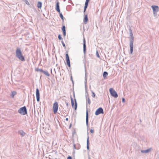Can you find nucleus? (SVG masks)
Segmentation results:
<instances>
[{
	"mask_svg": "<svg viewBox=\"0 0 159 159\" xmlns=\"http://www.w3.org/2000/svg\"><path fill=\"white\" fill-rule=\"evenodd\" d=\"M129 33L130 37H129L130 39L129 41V47L130 48V53L132 54L133 53L134 48V37L132 32V30L130 27L129 29Z\"/></svg>",
	"mask_w": 159,
	"mask_h": 159,
	"instance_id": "obj_1",
	"label": "nucleus"
},
{
	"mask_svg": "<svg viewBox=\"0 0 159 159\" xmlns=\"http://www.w3.org/2000/svg\"><path fill=\"white\" fill-rule=\"evenodd\" d=\"M16 57L22 61H25V58L23 56L21 50L19 47H17L16 49Z\"/></svg>",
	"mask_w": 159,
	"mask_h": 159,
	"instance_id": "obj_2",
	"label": "nucleus"
},
{
	"mask_svg": "<svg viewBox=\"0 0 159 159\" xmlns=\"http://www.w3.org/2000/svg\"><path fill=\"white\" fill-rule=\"evenodd\" d=\"M18 112L19 113L23 115H25L27 113L26 108L25 106L20 108Z\"/></svg>",
	"mask_w": 159,
	"mask_h": 159,
	"instance_id": "obj_3",
	"label": "nucleus"
},
{
	"mask_svg": "<svg viewBox=\"0 0 159 159\" xmlns=\"http://www.w3.org/2000/svg\"><path fill=\"white\" fill-rule=\"evenodd\" d=\"M109 92L112 97L115 98H117L118 97L117 92L112 88H111L110 89Z\"/></svg>",
	"mask_w": 159,
	"mask_h": 159,
	"instance_id": "obj_4",
	"label": "nucleus"
},
{
	"mask_svg": "<svg viewBox=\"0 0 159 159\" xmlns=\"http://www.w3.org/2000/svg\"><path fill=\"white\" fill-rule=\"evenodd\" d=\"M58 103L57 102H55L53 104L52 107V109L54 114H56L58 110Z\"/></svg>",
	"mask_w": 159,
	"mask_h": 159,
	"instance_id": "obj_5",
	"label": "nucleus"
},
{
	"mask_svg": "<svg viewBox=\"0 0 159 159\" xmlns=\"http://www.w3.org/2000/svg\"><path fill=\"white\" fill-rule=\"evenodd\" d=\"M104 111L102 107L98 108L95 112V115L96 116L100 114H103Z\"/></svg>",
	"mask_w": 159,
	"mask_h": 159,
	"instance_id": "obj_6",
	"label": "nucleus"
},
{
	"mask_svg": "<svg viewBox=\"0 0 159 159\" xmlns=\"http://www.w3.org/2000/svg\"><path fill=\"white\" fill-rule=\"evenodd\" d=\"M66 60L67 64L69 67H70V60L69 55L67 53L66 54Z\"/></svg>",
	"mask_w": 159,
	"mask_h": 159,
	"instance_id": "obj_7",
	"label": "nucleus"
},
{
	"mask_svg": "<svg viewBox=\"0 0 159 159\" xmlns=\"http://www.w3.org/2000/svg\"><path fill=\"white\" fill-rule=\"evenodd\" d=\"M36 96L37 101L38 102H39L40 100V93L39 90L38 88H37L36 89Z\"/></svg>",
	"mask_w": 159,
	"mask_h": 159,
	"instance_id": "obj_8",
	"label": "nucleus"
},
{
	"mask_svg": "<svg viewBox=\"0 0 159 159\" xmlns=\"http://www.w3.org/2000/svg\"><path fill=\"white\" fill-rule=\"evenodd\" d=\"M83 52L84 54L85 55L86 52V41L84 38L83 39Z\"/></svg>",
	"mask_w": 159,
	"mask_h": 159,
	"instance_id": "obj_9",
	"label": "nucleus"
},
{
	"mask_svg": "<svg viewBox=\"0 0 159 159\" xmlns=\"http://www.w3.org/2000/svg\"><path fill=\"white\" fill-rule=\"evenodd\" d=\"M151 7L152 9L153 12H158L159 11V7L157 6H152Z\"/></svg>",
	"mask_w": 159,
	"mask_h": 159,
	"instance_id": "obj_10",
	"label": "nucleus"
},
{
	"mask_svg": "<svg viewBox=\"0 0 159 159\" xmlns=\"http://www.w3.org/2000/svg\"><path fill=\"white\" fill-rule=\"evenodd\" d=\"M86 124L87 127H88V123H89V113L88 111L87 110H86Z\"/></svg>",
	"mask_w": 159,
	"mask_h": 159,
	"instance_id": "obj_11",
	"label": "nucleus"
},
{
	"mask_svg": "<svg viewBox=\"0 0 159 159\" xmlns=\"http://www.w3.org/2000/svg\"><path fill=\"white\" fill-rule=\"evenodd\" d=\"M86 102H88V103L89 105H90L91 103V101L90 99L89 98V94L88 93H87V94L86 95Z\"/></svg>",
	"mask_w": 159,
	"mask_h": 159,
	"instance_id": "obj_12",
	"label": "nucleus"
},
{
	"mask_svg": "<svg viewBox=\"0 0 159 159\" xmlns=\"http://www.w3.org/2000/svg\"><path fill=\"white\" fill-rule=\"evenodd\" d=\"M55 9L58 12L60 13V11L59 7V2H57L56 3Z\"/></svg>",
	"mask_w": 159,
	"mask_h": 159,
	"instance_id": "obj_13",
	"label": "nucleus"
},
{
	"mask_svg": "<svg viewBox=\"0 0 159 159\" xmlns=\"http://www.w3.org/2000/svg\"><path fill=\"white\" fill-rule=\"evenodd\" d=\"M89 136H88V137L87 138V148L88 151H89Z\"/></svg>",
	"mask_w": 159,
	"mask_h": 159,
	"instance_id": "obj_14",
	"label": "nucleus"
},
{
	"mask_svg": "<svg viewBox=\"0 0 159 159\" xmlns=\"http://www.w3.org/2000/svg\"><path fill=\"white\" fill-rule=\"evenodd\" d=\"M150 151V149H148L146 150H141V152L143 153H147L149 152Z\"/></svg>",
	"mask_w": 159,
	"mask_h": 159,
	"instance_id": "obj_15",
	"label": "nucleus"
},
{
	"mask_svg": "<svg viewBox=\"0 0 159 159\" xmlns=\"http://www.w3.org/2000/svg\"><path fill=\"white\" fill-rule=\"evenodd\" d=\"M88 21V15L87 14L85 15L84 16V22L85 24H86L87 22Z\"/></svg>",
	"mask_w": 159,
	"mask_h": 159,
	"instance_id": "obj_16",
	"label": "nucleus"
},
{
	"mask_svg": "<svg viewBox=\"0 0 159 159\" xmlns=\"http://www.w3.org/2000/svg\"><path fill=\"white\" fill-rule=\"evenodd\" d=\"M18 133L22 137H23L25 134V133L23 130H20L19 131Z\"/></svg>",
	"mask_w": 159,
	"mask_h": 159,
	"instance_id": "obj_17",
	"label": "nucleus"
},
{
	"mask_svg": "<svg viewBox=\"0 0 159 159\" xmlns=\"http://www.w3.org/2000/svg\"><path fill=\"white\" fill-rule=\"evenodd\" d=\"M16 94V92L15 91H13L11 93L10 96L12 98H13L14 96Z\"/></svg>",
	"mask_w": 159,
	"mask_h": 159,
	"instance_id": "obj_18",
	"label": "nucleus"
},
{
	"mask_svg": "<svg viewBox=\"0 0 159 159\" xmlns=\"http://www.w3.org/2000/svg\"><path fill=\"white\" fill-rule=\"evenodd\" d=\"M42 3L40 2H38L37 4V7L39 8H41L42 7Z\"/></svg>",
	"mask_w": 159,
	"mask_h": 159,
	"instance_id": "obj_19",
	"label": "nucleus"
},
{
	"mask_svg": "<svg viewBox=\"0 0 159 159\" xmlns=\"http://www.w3.org/2000/svg\"><path fill=\"white\" fill-rule=\"evenodd\" d=\"M44 74H45V75L49 76H50L48 72L47 71H45L43 70L42 72Z\"/></svg>",
	"mask_w": 159,
	"mask_h": 159,
	"instance_id": "obj_20",
	"label": "nucleus"
},
{
	"mask_svg": "<svg viewBox=\"0 0 159 159\" xmlns=\"http://www.w3.org/2000/svg\"><path fill=\"white\" fill-rule=\"evenodd\" d=\"M59 16L60 18H61L62 20V22H63L64 21V17L63 16L62 14L61 13H60H60H59Z\"/></svg>",
	"mask_w": 159,
	"mask_h": 159,
	"instance_id": "obj_21",
	"label": "nucleus"
},
{
	"mask_svg": "<svg viewBox=\"0 0 159 159\" xmlns=\"http://www.w3.org/2000/svg\"><path fill=\"white\" fill-rule=\"evenodd\" d=\"M108 73L106 71H104L103 73V77L104 78H105L107 75Z\"/></svg>",
	"mask_w": 159,
	"mask_h": 159,
	"instance_id": "obj_22",
	"label": "nucleus"
},
{
	"mask_svg": "<svg viewBox=\"0 0 159 159\" xmlns=\"http://www.w3.org/2000/svg\"><path fill=\"white\" fill-rule=\"evenodd\" d=\"M71 103L72 107H74V100L72 97H71Z\"/></svg>",
	"mask_w": 159,
	"mask_h": 159,
	"instance_id": "obj_23",
	"label": "nucleus"
},
{
	"mask_svg": "<svg viewBox=\"0 0 159 159\" xmlns=\"http://www.w3.org/2000/svg\"><path fill=\"white\" fill-rule=\"evenodd\" d=\"M36 71H38V72H42V71H43V70L41 69H39L38 68H36L35 69Z\"/></svg>",
	"mask_w": 159,
	"mask_h": 159,
	"instance_id": "obj_24",
	"label": "nucleus"
},
{
	"mask_svg": "<svg viewBox=\"0 0 159 159\" xmlns=\"http://www.w3.org/2000/svg\"><path fill=\"white\" fill-rule=\"evenodd\" d=\"M75 110H76L77 108V103L76 102V99H75Z\"/></svg>",
	"mask_w": 159,
	"mask_h": 159,
	"instance_id": "obj_25",
	"label": "nucleus"
},
{
	"mask_svg": "<svg viewBox=\"0 0 159 159\" xmlns=\"http://www.w3.org/2000/svg\"><path fill=\"white\" fill-rule=\"evenodd\" d=\"M61 29L62 30V31H66V27L64 25H63Z\"/></svg>",
	"mask_w": 159,
	"mask_h": 159,
	"instance_id": "obj_26",
	"label": "nucleus"
},
{
	"mask_svg": "<svg viewBox=\"0 0 159 159\" xmlns=\"http://www.w3.org/2000/svg\"><path fill=\"white\" fill-rule=\"evenodd\" d=\"M88 5H86L85 4L84 7V12H85L86 11V9Z\"/></svg>",
	"mask_w": 159,
	"mask_h": 159,
	"instance_id": "obj_27",
	"label": "nucleus"
},
{
	"mask_svg": "<svg viewBox=\"0 0 159 159\" xmlns=\"http://www.w3.org/2000/svg\"><path fill=\"white\" fill-rule=\"evenodd\" d=\"M24 1L25 2V3L28 5H30V3L29 2H28V0H24Z\"/></svg>",
	"mask_w": 159,
	"mask_h": 159,
	"instance_id": "obj_28",
	"label": "nucleus"
},
{
	"mask_svg": "<svg viewBox=\"0 0 159 159\" xmlns=\"http://www.w3.org/2000/svg\"><path fill=\"white\" fill-rule=\"evenodd\" d=\"M92 96L94 98L95 96V94L94 93L93 91H92Z\"/></svg>",
	"mask_w": 159,
	"mask_h": 159,
	"instance_id": "obj_29",
	"label": "nucleus"
},
{
	"mask_svg": "<svg viewBox=\"0 0 159 159\" xmlns=\"http://www.w3.org/2000/svg\"><path fill=\"white\" fill-rule=\"evenodd\" d=\"M58 38L59 39V40H61V39H62L61 37V35L60 34H59L58 35Z\"/></svg>",
	"mask_w": 159,
	"mask_h": 159,
	"instance_id": "obj_30",
	"label": "nucleus"
},
{
	"mask_svg": "<svg viewBox=\"0 0 159 159\" xmlns=\"http://www.w3.org/2000/svg\"><path fill=\"white\" fill-rule=\"evenodd\" d=\"M89 0H86V2H85V4L88 5V2H89Z\"/></svg>",
	"mask_w": 159,
	"mask_h": 159,
	"instance_id": "obj_31",
	"label": "nucleus"
},
{
	"mask_svg": "<svg viewBox=\"0 0 159 159\" xmlns=\"http://www.w3.org/2000/svg\"><path fill=\"white\" fill-rule=\"evenodd\" d=\"M61 43H62V45H63V47L65 48H66V45H65V44L64 43V42H63V41H61Z\"/></svg>",
	"mask_w": 159,
	"mask_h": 159,
	"instance_id": "obj_32",
	"label": "nucleus"
},
{
	"mask_svg": "<svg viewBox=\"0 0 159 159\" xmlns=\"http://www.w3.org/2000/svg\"><path fill=\"white\" fill-rule=\"evenodd\" d=\"M96 53L97 57L99 58L100 57V56H99V55L98 54V51H97Z\"/></svg>",
	"mask_w": 159,
	"mask_h": 159,
	"instance_id": "obj_33",
	"label": "nucleus"
},
{
	"mask_svg": "<svg viewBox=\"0 0 159 159\" xmlns=\"http://www.w3.org/2000/svg\"><path fill=\"white\" fill-rule=\"evenodd\" d=\"M157 12H155V11L153 12V14H154V16H157Z\"/></svg>",
	"mask_w": 159,
	"mask_h": 159,
	"instance_id": "obj_34",
	"label": "nucleus"
},
{
	"mask_svg": "<svg viewBox=\"0 0 159 159\" xmlns=\"http://www.w3.org/2000/svg\"><path fill=\"white\" fill-rule=\"evenodd\" d=\"M63 35L65 37L66 35V31H63Z\"/></svg>",
	"mask_w": 159,
	"mask_h": 159,
	"instance_id": "obj_35",
	"label": "nucleus"
},
{
	"mask_svg": "<svg viewBox=\"0 0 159 159\" xmlns=\"http://www.w3.org/2000/svg\"><path fill=\"white\" fill-rule=\"evenodd\" d=\"M73 148L74 149H76V147H75V144L74 143L73 144Z\"/></svg>",
	"mask_w": 159,
	"mask_h": 159,
	"instance_id": "obj_36",
	"label": "nucleus"
},
{
	"mask_svg": "<svg viewBox=\"0 0 159 159\" xmlns=\"http://www.w3.org/2000/svg\"><path fill=\"white\" fill-rule=\"evenodd\" d=\"M125 99L124 98H122V102H125Z\"/></svg>",
	"mask_w": 159,
	"mask_h": 159,
	"instance_id": "obj_37",
	"label": "nucleus"
},
{
	"mask_svg": "<svg viewBox=\"0 0 159 159\" xmlns=\"http://www.w3.org/2000/svg\"><path fill=\"white\" fill-rule=\"evenodd\" d=\"M90 132L91 133H93L94 132V130H93V129H91L90 130Z\"/></svg>",
	"mask_w": 159,
	"mask_h": 159,
	"instance_id": "obj_38",
	"label": "nucleus"
},
{
	"mask_svg": "<svg viewBox=\"0 0 159 159\" xmlns=\"http://www.w3.org/2000/svg\"><path fill=\"white\" fill-rule=\"evenodd\" d=\"M67 159H72V157L71 156H68L67 158Z\"/></svg>",
	"mask_w": 159,
	"mask_h": 159,
	"instance_id": "obj_39",
	"label": "nucleus"
},
{
	"mask_svg": "<svg viewBox=\"0 0 159 159\" xmlns=\"http://www.w3.org/2000/svg\"><path fill=\"white\" fill-rule=\"evenodd\" d=\"M70 78H71V80L72 82H73V79H72V76H71Z\"/></svg>",
	"mask_w": 159,
	"mask_h": 159,
	"instance_id": "obj_40",
	"label": "nucleus"
},
{
	"mask_svg": "<svg viewBox=\"0 0 159 159\" xmlns=\"http://www.w3.org/2000/svg\"><path fill=\"white\" fill-rule=\"evenodd\" d=\"M85 81H86L87 78L86 77V73H85Z\"/></svg>",
	"mask_w": 159,
	"mask_h": 159,
	"instance_id": "obj_41",
	"label": "nucleus"
},
{
	"mask_svg": "<svg viewBox=\"0 0 159 159\" xmlns=\"http://www.w3.org/2000/svg\"><path fill=\"white\" fill-rule=\"evenodd\" d=\"M66 106H68V105H69L68 103L67 102H66Z\"/></svg>",
	"mask_w": 159,
	"mask_h": 159,
	"instance_id": "obj_42",
	"label": "nucleus"
},
{
	"mask_svg": "<svg viewBox=\"0 0 159 159\" xmlns=\"http://www.w3.org/2000/svg\"><path fill=\"white\" fill-rule=\"evenodd\" d=\"M68 118H66V121H68Z\"/></svg>",
	"mask_w": 159,
	"mask_h": 159,
	"instance_id": "obj_43",
	"label": "nucleus"
},
{
	"mask_svg": "<svg viewBox=\"0 0 159 159\" xmlns=\"http://www.w3.org/2000/svg\"><path fill=\"white\" fill-rule=\"evenodd\" d=\"M71 126V124H70L69 126V128H70Z\"/></svg>",
	"mask_w": 159,
	"mask_h": 159,
	"instance_id": "obj_44",
	"label": "nucleus"
},
{
	"mask_svg": "<svg viewBox=\"0 0 159 159\" xmlns=\"http://www.w3.org/2000/svg\"><path fill=\"white\" fill-rule=\"evenodd\" d=\"M88 158L89 159H91L90 157H89Z\"/></svg>",
	"mask_w": 159,
	"mask_h": 159,
	"instance_id": "obj_45",
	"label": "nucleus"
},
{
	"mask_svg": "<svg viewBox=\"0 0 159 159\" xmlns=\"http://www.w3.org/2000/svg\"><path fill=\"white\" fill-rule=\"evenodd\" d=\"M66 1V0H64L63 1L65 2Z\"/></svg>",
	"mask_w": 159,
	"mask_h": 159,
	"instance_id": "obj_46",
	"label": "nucleus"
},
{
	"mask_svg": "<svg viewBox=\"0 0 159 159\" xmlns=\"http://www.w3.org/2000/svg\"><path fill=\"white\" fill-rule=\"evenodd\" d=\"M87 134H89V132H87Z\"/></svg>",
	"mask_w": 159,
	"mask_h": 159,
	"instance_id": "obj_47",
	"label": "nucleus"
}]
</instances>
